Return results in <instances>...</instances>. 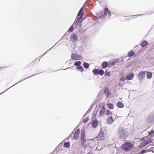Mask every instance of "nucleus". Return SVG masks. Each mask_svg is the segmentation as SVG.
Listing matches in <instances>:
<instances>
[{"label":"nucleus","mask_w":154,"mask_h":154,"mask_svg":"<svg viewBox=\"0 0 154 154\" xmlns=\"http://www.w3.org/2000/svg\"><path fill=\"white\" fill-rule=\"evenodd\" d=\"M80 133V130L79 129H78L75 131L74 134V139L76 140L79 138Z\"/></svg>","instance_id":"7"},{"label":"nucleus","mask_w":154,"mask_h":154,"mask_svg":"<svg viewBox=\"0 0 154 154\" xmlns=\"http://www.w3.org/2000/svg\"><path fill=\"white\" fill-rule=\"evenodd\" d=\"M118 134L119 139L123 140L128 137V133L126 129H124L122 127H119L118 129Z\"/></svg>","instance_id":"1"},{"label":"nucleus","mask_w":154,"mask_h":154,"mask_svg":"<svg viewBox=\"0 0 154 154\" xmlns=\"http://www.w3.org/2000/svg\"><path fill=\"white\" fill-rule=\"evenodd\" d=\"M107 12L109 14V16H110L111 15V14L110 13L109 10L108 9V8H105L104 11V13H103L102 11H101L99 12L98 13V16L99 18H101L102 17H104L107 14Z\"/></svg>","instance_id":"3"},{"label":"nucleus","mask_w":154,"mask_h":154,"mask_svg":"<svg viewBox=\"0 0 154 154\" xmlns=\"http://www.w3.org/2000/svg\"><path fill=\"white\" fill-rule=\"evenodd\" d=\"M107 105L110 109H113L114 108L113 105L112 103H108Z\"/></svg>","instance_id":"20"},{"label":"nucleus","mask_w":154,"mask_h":154,"mask_svg":"<svg viewBox=\"0 0 154 154\" xmlns=\"http://www.w3.org/2000/svg\"><path fill=\"white\" fill-rule=\"evenodd\" d=\"M114 122L113 118L112 116H109L106 119V122L108 124H111Z\"/></svg>","instance_id":"9"},{"label":"nucleus","mask_w":154,"mask_h":154,"mask_svg":"<svg viewBox=\"0 0 154 154\" xmlns=\"http://www.w3.org/2000/svg\"><path fill=\"white\" fill-rule=\"evenodd\" d=\"M82 19V17L81 16L80 17H79L78 16V17L76 19V23H77L78 22H80L81 21Z\"/></svg>","instance_id":"22"},{"label":"nucleus","mask_w":154,"mask_h":154,"mask_svg":"<svg viewBox=\"0 0 154 154\" xmlns=\"http://www.w3.org/2000/svg\"><path fill=\"white\" fill-rule=\"evenodd\" d=\"M100 111V115L101 116H102L105 113L106 108L104 106H103L102 107Z\"/></svg>","instance_id":"10"},{"label":"nucleus","mask_w":154,"mask_h":154,"mask_svg":"<svg viewBox=\"0 0 154 154\" xmlns=\"http://www.w3.org/2000/svg\"><path fill=\"white\" fill-rule=\"evenodd\" d=\"M135 54V53L132 51H130L128 53V57H131L133 56Z\"/></svg>","instance_id":"18"},{"label":"nucleus","mask_w":154,"mask_h":154,"mask_svg":"<svg viewBox=\"0 0 154 154\" xmlns=\"http://www.w3.org/2000/svg\"><path fill=\"white\" fill-rule=\"evenodd\" d=\"M112 112L109 110H107L106 111V114L107 116H109L112 115Z\"/></svg>","instance_id":"19"},{"label":"nucleus","mask_w":154,"mask_h":154,"mask_svg":"<svg viewBox=\"0 0 154 154\" xmlns=\"http://www.w3.org/2000/svg\"><path fill=\"white\" fill-rule=\"evenodd\" d=\"M131 19H133L134 18V16H131Z\"/></svg>","instance_id":"37"},{"label":"nucleus","mask_w":154,"mask_h":154,"mask_svg":"<svg viewBox=\"0 0 154 154\" xmlns=\"http://www.w3.org/2000/svg\"><path fill=\"white\" fill-rule=\"evenodd\" d=\"M74 28L72 26L70 27L68 30V31L69 32H72Z\"/></svg>","instance_id":"29"},{"label":"nucleus","mask_w":154,"mask_h":154,"mask_svg":"<svg viewBox=\"0 0 154 154\" xmlns=\"http://www.w3.org/2000/svg\"><path fill=\"white\" fill-rule=\"evenodd\" d=\"M4 68V67H1L0 68V69H1V70H2V69L3 68Z\"/></svg>","instance_id":"38"},{"label":"nucleus","mask_w":154,"mask_h":154,"mask_svg":"<svg viewBox=\"0 0 154 154\" xmlns=\"http://www.w3.org/2000/svg\"><path fill=\"white\" fill-rule=\"evenodd\" d=\"M107 63L108 67H109L112 66L111 63L110 62V61L109 62H107Z\"/></svg>","instance_id":"33"},{"label":"nucleus","mask_w":154,"mask_h":154,"mask_svg":"<svg viewBox=\"0 0 154 154\" xmlns=\"http://www.w3.org/2000/svg\"><path fill=\"white\" fill-rule=\"evenodd\" d=\"M154 134V131H150L149 133V135H151L152 136L153 134Z\"/></svg>","instance_id":"31"},{"label":"nucleus","mask_w":154,"mask_h":154,"mask_svg":"<svg viewBox=\"0 0 154 154\" xmlns=\"http://www.w3.org/2000/svg\"><path fill=\"white\" fill-rule=\"evenodd\" d=\"M105 76H110V72H107L106 71L105 72Z\"/></svg>","instance_id":"30"},{"label":"nucleus","mask_w":154,"mask_h":154,"mask_svg":"<svg viewBox=\"0 0 154 154\" xmlns=\"http://www.w3.org/2000/svg\"><path fill=\"white\" fill-rule=\"evenodd\" d=\"M93 72V73L95 75H97L98 74L99 70L97 69H94Z\"/></svg>","instance_id":"24"},{"label":"nucleus","mask_w":154,"mask_h":154,"mask_svg":"<svg viewBox=\"0 0 154 154\" xmlns=\"http://www.w3.org/2000/svg\"><path fill=\"white\" fill-rule=\"evenodd\" d=\"M101 66L103 68V69L106 68L107 67H108L107 62L105 61L103 62L102 63Z\"/></svg>","instance_id":"17"},{"label":"nucleus","mask_w":154,"mask_h":154,"mask_svg":"<svg viewBox=\"0 0 154 154\" xmlns=\"http://www.w3.org/2000/svg\"><path fill=\"white\" fill-rule=\"evenodd\" d=\"M29 66H30V65H29L27 66V67H29Z\"/></svg>","instance_id":"39"},{"label":"nucleus","mask_w":154,"mask_h":154,"mask_svg":"<svg viewBox=\"0 0 154 154\" xmlns=\"http://www.w3.org/2000/svg\"><path fill=\"white\" fill-rule=\"evenodd\" d=\"M83 64L84 67L85 68H88L89 66V64L87 63H84Z\"/></svg>","instance_id":"26"},{"label":"nucleus","mask_w":154,"mask_h":154,"mask_svg":"<svg viewBox=\"0 0 154 154\" xmlns=\"http://www.w3.org/2000/svg\"><path fill=\"white\" fill-rule=\"evenodd\" d=\"M116 61H110V62L111 63V65L112 66L114 65V64L116 63Z\"/></svg>","instance_id":"34"},{"label":"nucleus","mask_w":154,"mask_h":154,"mask_svg":"<svg viewBox=\"0 0 154 154\" xmlns=\"http://www.w3.org/2000/svg\"><path fill=\"white\" fill-rule=\"evenodd\" d=\"M146 71L140 72L138 74V77L139 79L142 80L145 77V75Z\"/></svg>","instance_id":"8"},{"label":"nucleus","mask_w":154,"mask_h":154,"mask_svg":"<svg viewBox=\"0 0 154 154\" xmlns=\"http://www.w3.org/2000/svg\"><path fill=\"white\" fill-rule=\"evenodd\" d=\"M77 68L81 72H82L84 70V69L82 66H79Z\"/></svg>","instance_id":"28"},{"label":"nucleus","mask_w":154,"mask_h":154,"mask_svg":"<svg viewBox=\"0 0 154 154\" xmlns=\"http://www.w3.org/2000/svg\"><path fill=\"white\" fill-rule=\"evenodd\" d=\"M150 143V142H145L143 143H142V146H144L146 144H148Z\"/></svg>","instance_id":"32"},{"label":"nucleus","mask_w":154,"mask_h":154,"mask_svg":"<svg viewBox=\"0 0 154 154\" xmlns=\"http://www.w3.org/2000/svg\"><path fill=\"white\" fill-rule=\"evenodd\" d=\"M83 9V7H82L80 9L79 11L78 14V16L79 17L81 15H82V14L83 13V12H82Z\"/></svg>","instance_id":"21"},{"label":"nucleus","mask_w":154,"mask_h":154,"mask_svg":"<svg viewBox=\"0 0 154 154\" xmlns=\"http://www.w3.org/2000/svg\"><path fill=\"white\" fill-rule=\"evenodd\" d=\"M134 74L133 73H131L127 75L126 79L128 80H130L132 79L134 77Z\"/></svg>","instance_id":"11"},{"label":"nucleus","mask_w":154,"mask_h":154,"mask_svg":"<svg viewBox=\"0 0 154 154\" xmlns=\"http://www.w3.org/2000/svg\"><path fill=\"white\" fill-rule=\"evenodd\" d=\"M104 93L106 94H108L109 93V91L108 88H106L104 91Z\"/></svg>","instance_id":"27"},{"label":"nucleus","mask_w":154,"mask_h":154,"mask_svg":"<svg viewBox=\"0 0 154 154\" xmlns=\"http://www.w3.org/2000/svg\"><path fill=\"white\" fill-rule=\"evenodd\" d=\"M81 64V62L80 61H78L76 62L74 65L76 66H79Z\"/></svg>","instance_id":"23"},{"label":"nucleus","mask_w":154,"mask_h":154,"mask_svg":"<svg viewBox=\"0 0 154 154\" xmlns=\"http://www.w3.org/2000/svg\"><path fill=\"white\" fill-rule=\"evenodd\" d=\"M146 152V151L145 150H143L141 151L140 152V154H143Z\"/></svg>","instance_id":"36"},{"label":"nucleus","mask_w":154,"mask_h":154,"mask_svg":"<svg viewBox=\"0 0 154 154\" xmlns=\"http://www.w3.org/2000/svg\"><path fill=\"white\" fill-rule=\"evenodd\" d=\"M80 140L81 145L85 146L87 140L85 138V132L84 130L81 132Z\"/></svg>","instance_id":"4"},{"label":"nucleus","mask_w":154,"mask_h":154,"mask_svg":"<svg viewBox=\"0 0 154 154\" xmlns=\"http://www.w3.org/2000/svg\"><path fill=\"white\" fill-rule=\"evenodd\" d=\"M104 73V71L103 70L100 69L99 70L98 74H100L101 75H102Z\"/></svg>","instance_id":"25"},{"label":"nucleus","mask_w":154,"mask_h":154,"mask_svg":"<svg viewBox=\"0 0 154 154\" xmlns=\"http://www.w3.org/2000/svg\"><path fill=\"white\" fill-rule=\"evenodd\" d=\"M148 44V42L147 41H144L141 43L140 46L141 47H144L147 45Z\"/></svg>","instance_id":"14"},{"label":"nucleus","mask_w":154,"mask_h":154,"mask_svg":"<svg viewBox=\"0 0 154 154\" xmlns=\"http://www.w3.org/2000/svg\"><path fill=\"white\" fill-rule=\"evenodd\" d=\"M98 121H93L92 124V127L94 128H96L98 125Z\"/></svg>","instance_id":"12"},{"label":"nucleus","mask_w":154,"mask_h":154,"mask_svg":"<svg viewBox=\"0 0 154 154\" xmlns=\"http://www.w3.org/2000/svg\"><path fill=\"white\" fill-rule=\"evenodd\" d=\"M64 148L66 147L69 148L70 147V143L69 142H66L63 145Z\"/></svg>","instance_id":"15"},{"label":"nucleus","mask_w":154,"mask_h":154,"mask_svg":"<svg viewBox=\"0 0 154 154\" xmlns=\"http://www.w3.org/2000/svg\"><path fill=\"white\" fill-rule=\"evenodd\" d=\"M71 58L72 60H81L82 57L80 55L75 54H72L71 55Z\"/></svg>","instance_id":"5"},{"label":"nucleus","mask_w":154,"mask_h":154,"mask_svg":"<svg viewBox=\"0 0 154 154\" xmlns=\"http://www.w3.org/2000/svg\"><path fill=\"white\" fill-rule=\"evenodd\" d=\"M117 106L119 108H122L124 106L123 103L121 102H118L117 103Z\"/></svg>","instance_id":"16"},{"label":"nucleus","mask_w":154,"mask_h":154,"mask_svg":"<svg viewBox=\"0 0 154 154\" xmlns=\"http://www.w3.org/2000/svg\"><path fill=\"white\" fill-rule=\"evenodd\" d=\"M70 39L73 42H75L78 40V36L75 33H72L71 35Z\"/></svg>","instance_id":"6"},{"label":"nucleus","mask_w":154,"mask_h":154,"mask_svg":"<svg viewBox=\"0 0 154 154\" xmlns=\"http://www.w3.org/2000/svg\"><path fill=\"white\" fill-rule=\"evenodd\" d=\"M88 118H87L86 119H85L84 120H83V122L84 123H86V122H87L88 121Z\"/></svg>","instance_id":"35"},{"label":"nucleus","mask_w":154,"mask_h":154,"mask_svg":"<svg viewBox=\"0 0 154 154\" xmlns=\"http://www.w3.org/2000/svg\"><path fill=\"white\" fill-rule=\"evenodd\" d=\"M146 78L149 79H151L152 77V72L146 71Z\"/></svg>","instance_id":"13"},{"label":"nucleus","mask_w":154,"mask_h":154,"mask_svg":"<svg viewBox=\"0 0 154 154\" xmlns=\"http://www.w3.org/2000/svg\"><path fill=\"white\" fill-rule=\"evenodd\" d=\"M133 147V144L129 142H126L121 146L122 149L126 151L130 150Z\"/></svg>","instance_id":"2"}]
</instances>
